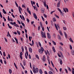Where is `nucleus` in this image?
I'll list each match as a JSON object with an SVG mask.
<instances>
[{
	"instance_id": "nucleus-56",
	"label": "nucleus",
	"mask_w": 74,
	"mask_h": 74,
	"mask_svg": "<svg viewBox=\"0 0 74 74\" xmlns=\"http://www.w3.org/2000/svg\"><path fill=\"white\" fill-rule=\"evenodd\" d=\"M43 15L45 17V18H47V16L45 14H44Z\"/></svg>"
},
{
	"instance_id": "nucleus-55",
	"label": "nucleus",
	"mask_w": 74,
	"mask_h": 74,
	"mask_svg": "<svg viewBox=\"0 0 74 74\" xmlns=\"http://www.w3.org/2000/svg\"><path fill=\"white\" fill-rule=\"evenodd\" d=\"M47 29L48 30V31L49 32V27H47Z\"/></svg>"
},
{
	"instance_id": "nucleus-51",
	"label": "nucleus",
	"mask_w": 74,
	"mask_h": 74,
	"mask_svg": "<svg viewBox=\"0 0 74 74\" xmlns=\"http://www.w3.org/2000/svg\"><path fill=\"white\" fill-rule=\"evenodd\" d=\"M0 62L1 63L3 64V61L2 60H0Z\"/></svg>"
},
{
	"instance_id": "nucleus-49",
	"label": "nucleus",
	"mask_w": 74,
	"mask_h": 74,
	"mask_svg": "<svg viewBox=\"0 0 74 74\" xmlns=\"http://www.w3.org/2000/svg\"><path fill=\"white\" fill-rule=\"evenodd\" d=\"M23 19L24 21H25V18L24 17V16H23L22 15Z\"/></svg>"
},
{
	"instance_id": "nucleus-52",
	"label": "nucleus",
	"mask_w": 74,
	"mask_h": 74,
	"mask_svg": "<svg viewBox=\"0 0 74 74\" xmlns=\"http://www.w3.org/2000/svg\"><path fill=\"white\" fill-rule=\"evenodd\" d=\"M32 45L33 46L34 45V41L33 40H32Z\"/></svg>"
},
{
	"instance_id": "nucleus-46",
	"label": "nucleus",
	"mask_w": 74,
	"mask_h": 74,
	"mask_svg": "<svg viewBox=\"0 0 74 74\" xmlns=\"http://www.w3.org/2000/svg\"><path fill=\"white\" fill-rule=\"evenodd\" d=\"M17 22L20 25H21V22L19 20H17Z\"/></svg>"
},
{
	"instance_id": "nucleus-33",
	"label": "nucleus",
	"mask_w": 74,
	"mask_h": 74,
	"mask_svg": "<svg viewBox=\"0 0 74 74\" xmlns=\"http://www.w3.org/2000/svg\"><path fill=\"white\" fill-rule=\"evenodd\" d=\"M15 4L17 7H18V4H17V3H16V1H15Z\"/></svg>"
},
{
	"instance_id": "nucleus-31",
	"label": "nucleus",
	"mask_w": 74,
	"mask_h": 74,
	"mask_svg": "<svg viewBox=\"0 0 74 74\" xmlns=\"http://www.w3.org/2000/svg\"><path fill=\"white\" fill-rule=\"evenodd\" d=\"M36 56L37 59H39V57H38V55H36Z\"/></svg>"
},
{
	"instance_id": "nucleus-59",
	"label": "nucleus",
	"mask_w": 74,
	"mask_h": 74,
	"mask_svg": "<svg viewBox=\"0 0 74 74\" xmlns=\"http://www.w3.org/2000/svg\"><path fill=\"white\" fill-rule=\"evenodd\" d=\"M45 74H48V73H47V72L46 71H44Z\"/></svg>"
},
{
	"instance_id": "nucleus-50",
	"label": "nucleus",
	"mask_w": 74,
	"mask_h": 74,
	"mask_svg": "<svg viewBox=\"0 0 74 74\" xmlns=\"http://www.w3.org/2000/svg\"><path fill=\"white\" fill-rule=\"evenodd\" d=\"M50 70H51V71H53V69H52L51 68H49Z\"/></svg>"
},
{
	"instance_id": "nucleus-21",
	"label": "nucleus",
	"mask_w": 74,
	"mask_h": 74,
	"mask_svg": "<svg viewBox=\"0 0 74 74\" xmlns=\"http://www.w3.org/2000/svg\"><path fill=\"white\" fill-rule=\"evenodd\" d=\"M9 72L10 74H11V73H12V70H11V69H9Z\"/></svg>"
},
{
	"instance_id": "nucleus-32",
	"label": "nucleus",
	"mask_w": 74,
	"mask_h": 74,
	"mask_svg": "<svg viewBox=\"0 0 74 74\" xmlns=\"http://www.w3.org/2000/svg\"><path fill=\"white\" fill-rule=\"evenodd\" d=\"M26 19L27 22L28 23H29L30 22V20L28 18H27Z\"/></svg>"
},
{
	"instance_id": "nucleus-34",
	"label": "nucleus",
	"mask_w": 74,
	"mask_h": 74,
	"mask_svg": "<svg viewBox=\"0 0 74 74\" xmlns=\"http://www.w3.org/2000/svg\"><path fill=\"white\" fill-rule=\"evenodd\" d=\"M65 71L66 73H68V71H67V70L66 69H65Z\"/></svg>"
},
{
	"instance_id": "nucleus-12",
	"label": "nucleus",
	"mask_w": 74,
	"mask_h": 74,
	"mask_svg": "<svg viewBox=\"0 0 74 74\" xmlns=\"http://www.w3.org/2000/svg\"><path fill=\"white\" fill-rule=\"evenodd\" d=\"M58 39H59L60 40H61V38H60V36L59 35H58Z\"/></svg>"
},
{
	"instance_id": "nucleus-30",
	"label": "nucleus",
	"mask_w": 74,
	"mask_h": 74,
	"mask_svg": "<svg viewBox=\"0 0 74 74\" xmlns=\"http://www.w3.org/2000/svg\"><path fill=\"white\" fill-rule=\"evenodd\" d=\"M17 33H18V35H20V34H21V33H20V32L19 31H17Z\"/></svg>"
},
{
	"instance_id": "nucleus-23",
	"label": "nucleus",
	"mask_w": 74,
	"mask_h": 74,
	"mask_svg": "<svg viewBox=\"0 0 74 74\" xmlns=\"http://www.w3.org/2000/svg\"><path fill=\"white\" fill-rule=\"evenodd\" d=\"M63 29L64 30H67V28H66V27H63Z\"/></svg>"
},
{
	"instance_id": "nucleus-16",
	"label": "nucleus",
	"mask_w": 74,
	"mask_h": 74,
	"mask_svg": "<svg viewBox=\"0 0 74 74\" xmlns=\"http://www.w3.org/2000/svg\"><path fill=\"white\" fill-rule=\"evenodd\" d=\"M69 40H70V41L71 42H73V40H72V39H71V38H70L69 39Z\"/></svg>"
},
{
	"instance_id": "nucleus-43",
	"label": "nucleus",
	"mask_w": 74,
	"mask_h": 74,
	"mask_svg": "<svg viewBox=\"0 0 74 74\" xmlns=\"http://www.w3.org/2000/svg\"><path fill=\"white\" fill-rule=\"evenodd\" d=\"M63 10L64 11V12H66V8H63Z\"/></svg>"
},
{
	"instance_id": "nucleus-38",
	"label": "nucleus",
	"mask_w": 74,
	"mask_h": 74,
	"mask_svg": "<svg viewBox=\"0 0 74 74\" xmlns=\"http://www.w3.org/2000/svg\"><path fill=\"white\" fill-rule=\"evenodd\" d=\"M53 22H56V19H55V18H53Z\"/></svg>"
},
{
	"instance_id": "nucleus-25",
	"label": "nucleus",
	"mask_w": 74,
	"mask_h": 74,
	"mask_svg": "<svg viewBox=\"0 0 74 74\" xmlns=\"http://www.w3.org/2000/svg\"><path fill=\"white\" fill-rule=\"evenodd\" d=\"M36 67V66H34V65H33V70H34V69H35V67Z\"/></svg>"
},
{
	"instance_id": "nucleus-44",
	"label": "nucleus",
	"mask_w": 74,
	"mask_h": 74,
	"mask_svg": "<svg viewBox=\"0 0 74 74\" xmlns=\"http://www.w3.org/2000/svg\"><path fill=\"white\" fill-rule=\"evenodd\" d=\"M26 54L27 55V56H29V54H28V52L27 51H26Z\"/></svg>"
},
{
	"instance_id": "nucleus-48",
	"label": "nucleus",
	"mask_w": 74,
	"mask_h": 74,
	"mask_svg": "<svg viewBox=\"0 0 74 74\" xmlns=\"http://www.w3.org/2000/svg\"><path fill=\"white\" fill-rule=\"evenodd\" d=\"M69 0H64V2L65 3H67V1H68Z\"/></svg>"
},
{
	"instance_id": "nucleus-4",
	"label": "nucleus",
	"mask_w": 74,
	"mask_h": 74,
	"mask_svg": "<svg viewBox=\"0 0 74 74\" xmlns=\"http://www.w3.org/2000/svg\"><path fill=\"white\" fill-rule=\"evenodd\" d=\"M71 53L72 55H74V51L73 50H71Z\"/></svg>"
},
{
	"instance_id": "nucleus-62",
	"label": "nucleus",
	"mask_w": 74,
	"mask_h": 74,
	"mask_svg": "<svg viewBox=\"0 0 74 74\" xmlns=\"http://www.w3.org/2000/svg\"><path fill=\"white\" fill-rule=\"evenodd\" d=\"M65 10H66V12H69V10L67 8H65Z\"/></svg>"
},
{
	"instance_id": "nucleus-41",
	"label": "nucleus",
	"mask_w": 74,
	"mask_h": 74,
	"mask_svg": "<svg viewBox=\"0 0 74 74\" xmlns=\"http://www.w3.org/2000/svg\"><path fill=\"white\" fill-rule=\"evenodd\" d=\"M47 53H48V55H50V54L49 53V51H48V50H47Z\"/></svg>"
},
{
	"instance_id": "nucleus-57",
	"label": "nucleus",
	"mask_w": 74,
	"mask_h": 74,
	"mask_svg": "<svg viewBox=\"0 0 74 74\" xmlns=\"http://www.w3.org/2000/svg\"><path fill=\"white\" fill-rule=\"evenodd\" d=\"M8 56L9 59H10V58H11V56H10V55L9 54H8Z\"/></svg>"
},
{
	"instance_id": "nucleus-7",
	"label": "nucleus",
	"mask_w": 74,
	"mask_h": 74,
	"mask_svg": "<svg viewBox=\"0 0 74 74\" xmlns=\"http://www.w3.org/2000/svg\"><path fill=\"white\" fill-rule=\"evenodd\" d=\"M29 51L30 52H31V53H32V49L31 47H30L29 48Z\"/></svg>"
},
{
	"instance_id": "nucleus-54",
	"label": "nucleus",
	"mask_w": 74,
	"mask_h": 74,
	"mask_svg": "<svg viewBox=\"0 0 74 74\" xmlns=\"http://www.w3.org/2000/svg\"><path fill=\"white\" fill-rule=\"evenodd\" d=\"M42 13H43V12H44V9H42Z\"/></svg>"
},
{
	"instance_id": "nucleus-8",
	"label": "nucleus",
	"mask_w": 74,
	"mask_h": 74,
	"mask_svg": "<svg viewBox=\"0 0 74 74\" xmlns=\"http://www.w3.org/2000/svg\"><path fill=\"white\" fill-rule=\"evenodd\" d=\"M60 2H58L57 5V7H60Z\"/></svg>"
},
{
	"instance_id": "nucleus-6",
	"label": "nucleus",
	"mask_w": 74,
	"mask_h": 74,
	"mask_svg": "<svg viewBox=\"0 0 74 74\" xmlns=\"http://www.w3.org/2000/svg\"><path fill=\"white\" fill-rule=\"evenodd\" d=\"M42 37H43V38H46V36H45V34H43V35H42Z\"/></svg>"
},
{
	"instance_id": "nucleus-64",
	"label": "nucleus",
	"mask_w": 74,
	"mask_h": 74,
	"mask_svg": "<svg viewBox=\"0 0 74 74\" xmlns=\"http://www.w3.org/2000/svg\"><path fill=\"white\" fill-rule=\"evenodd\" d=\"M41 34L42 35L43 34H45V33H44V32H42Z\"/></svg>"
},
{
	"instance_id": "nucleus-9",
	"label": "nucleus",
	"mask_w": 74,
	"mask_h": 74,
	"mask_svg": "<svg viewBox=\"0 0 74 74\" xmlns=\"http://www.w3.org/2000/svg\"><path fill=\"white\" fill-rule=\"evenodd\" d=\"M39 73H40V74H42V70H41V69H40L39 70Z\"/></svg>"
},
{
	"instance_id": "nucleus-42",
	"label": "nucleus",
	"mask_w": 74,
	"mask_h": 74,
	"mask_svg": "<svg viewBox=\"0 0 74 74\" xmlns=\"http://www.w3.org/2000/svg\"><path fill=\"white\" fill-rule=\"evenodd\" d=\"M68 70H69V71H71V69H70V68L69 67H68Z\"/></svg>"
},
{
	"instance_id": "nucleus-36",
	"label": "nucleus",
	"mask_w": 74,
	"mask_h": 74,
	"mask_svg": "<svg viewBox=\"0 0 74 74\" xmlns=\"http://www.w3.org/2000/svg\"><path fill=\"white\" fill-rule=\"evenodd\" d=\"M47 60L48 61V62H49V56H47Z\"/></svg>"
},
{
	"instance_id": "nucleus-19",
	"label": "nucleus",
	"mask_w": 74,
	"mask_h": 74,
	"mask_svg": "<svg viewBox=\"0 0 74 74\" xmlns=\"http://www.w3.org/2000/svg\"><path fill=\"white\" fill-rule=\"evenodd\" d=\"M38 44L39 45L40 47H41V43L40 42H38Z\"/></svg>"
},
{
	"instance_id": "nucleus-61",
	"label": "nucleus",
	"mask_w": 74,
	"mask_h": 74,
	"mask_svg": "<svg viewBox=\"0 0 74 74\" xmlns=\"http://www.w3.org/2000/svg\"><path fill=\"white\" fill-rule=\"evenodd\" d=\"M25 50H26V51H27V47L25 46Z\"/></svg>"
},
{
	"instance_id": "nucleus-17",
	"label": "nucleus",
	"mask_w": 74,
	"mask_h": 74,
	"mask_svg": "<svg viewBox=\"0 0 74 74\" xmlns=\"http://www.w3.org/2000/svg\"><path fill=\"white\" fill-rule=\"evenodd\" d=\"M14 39L16 42V43L18 44V39H16V38H15Z\"/></svg>"
},
{
	"instance_id": "nucleus-35",
	"label": "nucleus",
	"mask_w": 74,
	"mask_h": 74,
	"mask_svg": "<svg viewBox=\"0 0 74 74\" xmlns=\"http://www.w3.org/2000/svg\"><path fill=\"white\" fill-rule=\"evenodd\" d=\"M70 49H73V47L71 45H70Z\"/></svg>"
},
{
	"instance_id": "nucleus-13",
	"label": "nucleus",
	"mask_w": 74,
	"mask_h": 74,
	"mask_svg": "<svg viewBox=\"0 0 74 74\" xmlns=\"http://www.w3.org/2000/svg\"><path fill=\"white\" fill-rule=\"evenodd\" d=\"M21 50L22 51V52H23L24 51V48H23V47H21Z\"/></svg>"
},
{
	"instance_id": "nucleus-27",
	"label": "nucleus",
	"mask_w": 74,
	"mask_h": 74,
	"mask_svg": "<svg viewBox=\"0 0 74 74\" xmlns=\"http://www.w3.org/2000/svg\"><path fill=\"white\" fill-rule=\"evenodd\" d=\"M58 10L61 13H62V10L59 9V8H58Z\"/></svg>"
},
{
	"instance_id": "nucleus-18",
	"label": "nucleus",
	"mask_w": 74,
	"mask_h": 74,
	"mask_svg": "<svg viewBox=\"0 0 74 74\" xmlns=\"http://www.w3.org/2000/svg\"><path fill=\"white\" fill-rule=\"evenodd\" d=\"M52 42L53 44L54 45H56V42H55V41L53 40L52 41Z\"/></svg>"
},
{
	"instance_id": "nucleus-39",
	"label": "nucleus",
	"mask_w": 74,
	"mask_h": 74,
	"mask_svg": "<svg viewBox=\"0 0 74 74\" xmlns=\"http://www.w3.org/2000/svg\"><path fill=\"white\" fill-rule=\"evenodd\" d=\"M25 58H26V59H27V55H26V53H25Z\"/></svg>"
},
{
	"instance_id": "nucleus-14",
	"label": "nucleus",
	"mask_w": 74,
	"mask_h": 74,
	"mask_svg": "<svg viewBox=\"0 0 74 74\" xmlns=\"http://www.w3.org/2000/svg\"><path fill=\"white\" fill-rule=\"evenodd\" d=\"M64 34L65 35V38H66V39H67V34H66V33L65 32H64Z\"/></svg>"
},
{
	"instance_id": "nucleus-60",
	"label": "nucleus",
	"mask_w": 74,
	"mask_h": 74,
	"mask_svg": "<svg viewBox=\"0 0 74 74\" xmlns=\"http://www.w3.org/2000/svg\"><path fill=\"white\" fill-rule=\"evenodd\" d=\"M41 18L42 19L43 21H44V20H45L44 18H43V17L42 16H41Z\"/></svg>"
},
{
	"instance_id": "nucleus-47",
	"label": "nucleus",
	"mask_w": 74,
	"mask_h": 74,
	"mask_svg": "<svg viewBox=\"0 0 74 74\" xmlns=\"http://www.w3.org/2000/svg\"><path fill=\"white\" fill-rule=\"evenodd\" d=\"M72 69L73 70V71H72V74H74V69L73 68H72Z\"/></svg>"
},
{
	"instance_id": "nucleus-40",
	"label": "nucleus",
	"mask_w": 74,
	"mask_h": 74,
	"mask_svg": "<svg viewBox=\"0 0 74 74\" xmlns=\"http://www.w3.org/2000/svg\"><path fill=\"white\" fill-rule=\"evenodd\" d=\"M3 56H5L6 55H5V52L4 51L3 53Z\"/></svg>"
},
{
	"instance_id": "nucleus-53",
	"label": "nucleus",
	"mask_w": 74,
	"mask_h": 74,
	"mask_svg": "<svg viewBox=\"0 0 74 74\" xmlns=\"http://www.w3.org/2000/svg\"><path fill=\"white\" fill-rule=\"evenodd\" d=\"M43 60L44 62H45V61H46V59L45 58H43Z\"/></svg>"
},
{
	"instance_id": "nucleus-58",
	"label": "nucleus",
	"mask_w": 74,
	"mask_h": 74,
	"mask_svg": "<svg viewBox=\"0 0 74 74\" xmlns=\"http://www.w3.org/2000/svg\"><path fill=\"white\" fill-rule=\"evenodd\" d=\"M28 12H29L30 15H31V12H30V11L29 10L28 11Z\"/></svg>"
},
{
	"instance_id": "nucleus-20",
	"label": "nucleus",
	"mask_w": 74,
	"mask_h": 74,
	"mask_svg": "<svg viewBox=\"0 0 74 74\" xmlns=\"http://www.w3.org/2000/svg\"><path fill=\"white\" fill-rule=\"evenodd\" d=\"M49 74H53V72H52L51 71H49Z\"/></svg>"
},
{
	"instance_id": "nucleus-37",
	"label": "nucleus",
	"mask_w": 74,
	"mask_h": 74,
	"mask_svg": "<svg viewBox=\"0 0 74 74\" xmlns=\"http://www.w3.org/2000/svg\"><path fill=\"white\" fill-rule=\"evenodd\" d=\"M18 10H22V8H21V7L20 6H19L18 7Z\"/></svg>"
},
{
	"instance_id": "nucleus-15",
	"label": "nucleus",
	"mask_w": 74,
	"mask_h": 74,
	"mask_svg": "<svg viewBox=\"0 0 74 74\" xmlns=\"http://www.w3.org/2000/svg\"><path fill=\"white\" fill-rule=\"evenodd\" d=\"M43 3L45 7L47 5H46V2H45V1L43 2Z\"/></svg>"
},
{
	"instance_id": "nucleus-3",
	"label": "nucleus",
	"mask_w": 74,
	"mask_h": 74,
	"mask_svg": "<svg viewBox=\"0 0 74 74\" xmlns=\"http://www.w3.org/2000/svg\"><path fill=\"white\" fill-rule=\"evenodd\" d=\"M33 16L34 18H35L37 20V15H36V14L34 13L33 14Z\"/></svg>"
},
{
	"instance_id": "nucleus-1",
	"label": "nucleus",
	"mask_w": 74,
	"mask_h": 74,
	"mask_svg": "<svg viewBox=\"0 0 74 74\" xmlns=\"http://www.w3.org/2000/svg\"><path fill=\"white\" fill-rule=\"evenodd\" d=\"M33 72L34 73H37L38 72V68H36L35 69H33Z\"/></svg>"
},
{
	"instance_id": "nucleus-11",
	"label": "nucleus",
	"mask_w": 74,
	"mask_h": 74,
	"mask_svg": "<svg viewBox=\"0 0 74 74\" xmlns=\"http://www.w3.org/2000/svg\"><path fill=\"white\" fill-rule=\"evenodd\" d=\"M3 12L4 14H6L7 12L5 11V10H4V9H3Z\"/></svg>"
},
{
	"instance_id": "nucleus-22",
	"label": "nucleus",
	"mask_w": 74,
	"mask_h": 74,
	"mask_svg": "<svg viewBox=\"0 0 74 74\" xmlns=\"http://www.w3.org/2000/svg\"><path fill=\"white\" fill-rule=\"evenodd\" d=\"M56 28V29L57 30H58V27H57V25H56V24H55Z\"/></svg>"
},
{
	"instance_id": "nucleus-45",
	"label": "nucleus",
	"mask_w": 74,
	"mask_h": 74,
	"mask_svg": "<svg viewBox=\"0 0 74 74\" xmlns=\"http://www.w3.org/2000/svg\"><path fill=\"white\" fill-rule=\"evenodd\" d=\"M60 64H62V63H63V62H62V60H60Z\"/></svg>"
},
{
	"instance_id": "nucleus-29",
	"label": "nucleus",
	"mask_w": 74,
	"mask_h": 74,
	"mask_svg": "<svg viewBox=\"0 0 74 74\" xmlns=\"http://www.w3.org/2000/svg\"><path fill=\"white\" fill-rule=\"evenodd\" d=\"M14 26H16V27H19V26L18 24H15V25H14Z\"/></svg>"
},
{
	"instance_id": "nucleus-26",
	"label": "nucleus",
	"mask_w": 74,
	"mask_h": 74,
	"mask_svg": "<svg viewBox=\"0 0 74 74\" xmlns=\"http://www.w3.org/2000/svg\"><path fill=\"white\" fill-rule=\"evenodd\" d=\"M23 62L24 66H26V63H25L26 62V61H25V60H24L23 61Z\"/></svg>"
},
{
	"instance_id": "nucleus-28",
	"label": "nucleus",
	"mask_w": 74,
	"mask_h": 74,
	"mask_svg": "<svg viewBox=\"0 0 74 74\" xmlns=\"http://www.w3.org/2000/svg\"><path fill=\"white\" fill-rule=\"evenodd\" d=\"M59 33L60 34V35L62 36H63V34L62 33V32L60 31L59 32Z\"/></svg>"
},
{
	"instance_id": "nucleus-5",
	"label": "nucleus",
	"mask_w": 74,
	"mask_h": 74,
	"mask_svg": "<svg viewBox=\"0 0 74 74\" xmlns=\"http://www.w3.org/2000/svg\"><path fill=\"white\" fill-rule=\"evenodd\" d=\"M38 51L40 53H43V51H42L41 50H40V49H39L38 50Z\"/></svg>"
},
{
	"instance_id": "nucleus-2",
	"label": "nucleus",
	"mask_w": 74,
	"mask_h": 74,
	"mask_svg": "<svg viewBox=\"0 0 74 74\" xmlns=\"http://www.w3.org/2000/svg\"><path fill=\"white\" fill-rule=\"evenodd\" d=\"M47 35L48 36V38H49V39H50L51 38V35L49 34V33H47Z\"/></svg>"
},
{
	"instance_id": "nucleus-63",
	"label": "nucleus",
	"mask_w": 74,
	"mask_h": 74,
	"mask_svg": "<svg viewBox=\"0 0 74 74\" xmlns=\"http://www.w3.org/2000/svg\"><path fill=\"white\" fill-rule=\"evenodd\" d=\"M29 57L30 59H31V56H30V55L29 54Z\"/></svg>"
},
{
	"instance_id": "nucleus-24",
	"label": "nucleus",
	"mask_w": 74,
	"mask_h": 74,
	"mask_svg": "<svg viewBox=\"0 0 74 74\" xmlns=\"http://www.w3.org/2000/svg\"><path fill=\"white\" fill-rule=\"evenodd\" d=\"M21 23L22 24V25H23V26H24V27H25V24L22 22H21Z\"/></svg>"
},
{
	"instance_id": "nucleus-10",
	"label": "nucleus",
	"mask_w": 74,
	"mask_h": 74,
	"mask_svg": "<svg viewBox=\"0 0 74 74\" xmlns=\"http://www.w3.org/2000/svg\"><path fill=\"white\" fill-rule=\"evenodd\" d=\"M40 50H41V51H42L43 52H44V48L42 47H41Z\"/></svg>"
}]
</instances>
